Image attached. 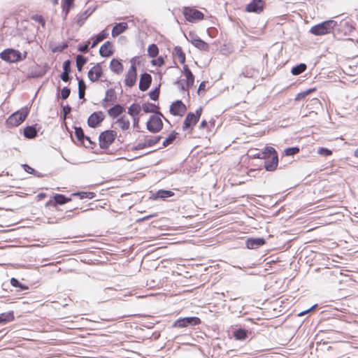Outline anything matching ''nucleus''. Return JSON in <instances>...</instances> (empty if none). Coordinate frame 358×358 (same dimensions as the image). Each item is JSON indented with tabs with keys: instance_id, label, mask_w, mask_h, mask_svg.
Returning <instances> with one entry per match:
<instances>
[{
	"instance_id": "nucleus-24",
	"label": "nucleus",
	"mask_w": 358,
	"mask_h": 358,
	"mask_svg": "<svg viewBox=\"0 0 358 358\" xmlns=\"http://www.w3.org/2000/svg\"><path fill=\"white\" fill-rule=\"evenodd\" d=\"M128 29V24L127 22H120L116 24L112 29V36L117 37L122 33L124 32Z\"/></svg>"
},
{
	"instance_id": "nucleus-58",
	"label": "nucleus",
	"mask_w": 358,
	"mask_h": 358,
	"mask_svg": "<svg viewBox=\"0 0 358 358\" xmlns=\"http://www.w3.org/2000/svg\"><path fill=\"white\" fill-rule=\"evenodd\" d=\"M46 197V194L45 193H39L38 195H37V199L38 201L40 200H42L43 199H45Z\"/></svg>"
},
{
	"instance_id": "nucleus-2",
	"label": "nucleus",
	"mask_w": 358,
	"mask_h": 358,
	"mask_svg": "<svg viewBox=\"0 0 358 358\" xmlns=\"http://www.w3.org/2000/svg\"><path fill=\"white\" fill-rule=\"evenodd\" d=\"M336 26V21L329 20L313 26L310 32L315 36H323L331 33Z\"/></svg>"
},
{
	"instance_id": "nucleus-49",
	"label": "nucleus",
	"mask_w": 358,
	"mask_h": 358,
	"mask_svg": "<svg viewBox=\"0 0 358 358\" xmlns=\"http://www.w3.org/2000/svg\"><path fill=\"white\" fill-rule=\"evenodd\" d=\"M159 96V90L156 88L155 90L149 92V96L151 99L156 101L158 99Z\"/></svg>"
},
{
	"instance_id": "nucleus-11",
	"label": "nucleus",
	"mask_w": 358,
	"mask_h": 358,
	"mask_svg": "<svg viewBox=\"0 0 358 358\" xmlns=\"http://www.w3.org/2000/svg\"><path fill=\"white\" fill-rule=\"evenodd\" d=\"M200 318L197 317H188L178 319L173 324V327L184 328L188 326H196L201 324Z\"/></svg>"
},
{
	"instance_id": "nucleus-33",
	"label": "nucleus",
	"mask_w": 358,
	"mask_h": 358,
	"mask_svg": "<svg viewBox=\"0 0 358 358\" xmlns=\"http://www.w3.org/2000/svg\"><path fill=\"white\" fill-rule=\"evenodd\" d=\"M108 36V34L106 32V30H103L101 31L94 39L91 48H94L96 45L100 43L101 41H103L105 38H106Z\"/></svg>"
},
{
	"instance_id": "nucleus-61",
	"label": "nucleus",
	"mask_w": 358,
	"mask_h": 358,
	"mask_svg": "<svg viewBox=\"0 0 358 358\" xmlns=\"http://www.w3.org/2000/svg\"><path fill=\"white\" fill-rule=\"evenodd\" d=\"M354 156L358 158V148L355 150Z\"/></svg>"
},
{
	"instance_id": "nucleus-38",
	"label": "nucleus",
	"mask_w": 358,
	"mask_h": 358,
	"mask_svg": "<svg viewBox=\"0 0 358 358\" xmlns=\"http://www.w3.org/2000/svg\"><path fill=\"white\" fill-rule=\"evenodd\" d=\"M178 133L175 131H173L169 135V136L163 141V146L164 147H167L169 146V145L172 144L173 143V141L176 140L177 136H178Z\"/></svg>"
},
{
	"instance_id": "nucleus-17",
	"label": "nucleus",
	"mask_w": 358,
	"mask_h": 358,
	"mask_svg": "<svg viewBox=\"0 0 358 358\" xmlns=\"http://www.w3.org/2000/svg\"><path fill=\"white\" fill-rule=\"evenodd\" d=\"M89 79L94 83L98 81L103 76V69L100 64L97 63L93 66L87 73Z\"/></svg>"
},
{
	"instance_id": "nucleus-55",
	"label": "nucleus",
	"mask_w": 358,
	"mask_h": 358,
	"mask_svg": "<svg viewBox=\"0 0 358 358\" xmlns=\"http://www.w3.org/2000/svg\"><path fill=\"white\" fill-rule=\"evenodd\" d=\"M89 43L90 42H88L87 44L84 45H80L78 47V50L80 52H87L89 49H88V45H89Z\"/></svg>"
},
{
	"instance_id": "nucleus-62",
	"label": "nucleus",
	"mask_w": 358,
	"mask_h": 358,
	"mask_svg": "<svg viewBox=\"0 0 358 358\" xmlns=\"http://www.w3.org/2000/svg\"><path fill=\"white\" fill-rule=\"evenodd\" d=\"M257 158H259V159H262V157H261V153L258 154V155H257Z\"/></svg>"
},
{
	"instance_id": "nucleus-53",
	"label": "nucleus",
	"mask_w": 358,
	"mask_h": 358,
	"mask_svg": "<svg viewBox=\"0 0 358 358\" xmlns=\"http://www.w3.org/2000/svg\"><path fill=\"white\" fill-rule=\"evenodd\" d=\"M133 127L137 131H140V117H133Z\"/></svg>"
},
{
	"instance_id": "nucleus-51",
	"label": "nucleus",
	"mask_w": 358,
	"mask_h": 358,
	"mask_svg": "<svg viewBox=\"0 0 358 358\" xmlns=\"http://www.w3.org/2000/svg\"><path fill=\"white\" fill-rule=\"evenodd\" d=\"M63 72L66 73H71V61L66 60L63 63Z\"/></svg>"
},
{
	"instance_id": "nucleus-8",
	"label": "nucleus",
	"mask_w": 358,
	"mask_h": 358,
	"mask_svg": "<svg viewBox=\"0 0 358 358\" xmlns=\"http://www.w3.org/2000/svg\"><path fill=\"white\" fill-rule=\"evenodd\" d=\"M117 132L114 130H106L102 131L99 137V146L102 149H107L115 141Z\"/></svg>"
},
{
	"instance_id": "nucleus-7",
	"label": "nucleus",
	"mask_w": 358,
	"mask_h": 358,
	"mask_svg": "<svg viewBox=\"0 0 358 358\" xmlns=\"http://www.w3.org/2000/svg\"><path fill=\"white\" fill-rule=\"evenodd\" d=\"M0 57L7 62L15 63L24 59L26 57V54L22 57L20 51L8 48L0 53Z\"/></svg>"
},
{
	"instance_id": "nucleus-25",
	"label": "nucleus",
	"mask_w": 358,
	"mask_h": 358,
	"mask_svg": "<svg viewBox=\"0 0 358 358\" xmlns=\"http://www.w3.org/2000/svg\"><path fill=\"white\" fill-rule=\"evenodd\" d=\"M118 127L122 131H127L130 129V121L126 115L120 116L116 121Z\"/></svg>"
},
{
	"instance_id": "nucleus-30",
	"label": "nucleus",
	"mask_w": 358,
	"mask_h": 358,
	"mask_svg": "<svg viewBox=\"0 0 358 358\" xmlns=\"http://www.w3.org/2000/svg\"><path fill=\"white\" fill-rule=\"evenodd\" d=\"M54 206H56L57 204L63 205L71 201V198H67L64 195L61 194H56L54 196Z\"/></svg>"
},
{
	"instance_id": "nucleus-14",
	"label": "nucleus",
	"mask_w": 358,
	"mask_h": 358,
	"mask_svg": "<svg viewBox=\"0 0 358 358\" xmlns=\"http://www.w3.org/2000/svg\"><path fill=\"white\" fill-rule=\"evenodd\" d=\"M169 110L171 115L182 117L186 113L187 107L182 101L178 100L171 104Z\"/></svg>"
},
{
	"instance_id": "nucleus-13",
	"label": "nucleus",
	"mask_w": 358,
	"mask_h": 358,
	"mask_svg": "<svg viewBox=\"0 0 358 358\" xmlns=\"http://www.w3.org/2000/svg\"><path fill=\"white\" fill-rule=\"evenodd\" d=\"M189 41L197 49L203 51L208 52L209 51V45L200 38L196 34L194 33L189 34Z\"/></svg>"
},
{
	"instance_id": "nucleus-4",
	"label": "nucleus",
	"mask_w": 358,
	"mask_h": 358,
	"mask_svg": "<svg viewBox=\"0 0 358 358\" xmlns=\"http://www.w3.org/2000/svg\"><path fill=\"white\" fill-rule=\"evenodd\" d=\"M160 138V136L143 135L138 138V142L132 148V150H140L154 146L159 142Z\"/></svg>"
},
{
	"instance_id": "nucleus-59",
	"label": "nucleus",
	"mask_w": 358,
	"mask_h": 358,
	"mask_svg": "<svg viewBox=\"0 0 358 358\" xmlns=\"http://www.w3.org/2000/svg\"><path fill=\"white\" fill-rule=\"evenodd\" d=\"M49 1L52 3L53 6H56L58 4L59 0H49Z\"/></svg>"
},
{
	"instance_id": "nucleus-34",
	"label": "nucleus",
	"mask_w": 358,
	"mask_h": 358,
	"mask_svg": "<svg viewBox=\"0 0 358 358\" xmlns=\"http://www.w3.org/2000/svg\"><path fill=\"white\" fill-rule=\"evenodd\" d=\"M37 134V131L34 127L28 126L24 129V135L27 138H33Z\"/></svg>"
},
{
	"instance_id": "nucleus-26",
	"label": "nucleus",
	"mask_w": 358,
	"mask_h": 358,
	"mask_svg": "<svg viewBox=\"0 0 358 358\" xmlns=\"http://www.w3.org/2000/svg\"><path fill=\"white\" fill-rule=\"evenodd\" d=\"M75 135L78 141L80 143H84V141L87 140L89 142V146L93 144L90 137H87L85 135L84 131L81 127H75Z\"/></svg>"
},
{
	"instance_id": "nucleus-5",
	"label": "nucleus",
	"mask_w": 358,
	"mask_h": 358,
	"mask_svg": "<svg viewBox=\"0 0 358 358\" xmlns=\"http://www.w3.org/2000/svg\"><path fill=\"white\" fill-rule=\"evenodd\" d=\"M28 113L29 112L27 108H22L21 110L15 112L6 120V125L8 127H15L19 126L25 120Z\"/></svg>"
},
{
	"instance_id": "nucleus-43",
	"label": "nucleus",
	"mask_w": 358,
	"mask_h": 358,
	"mask_svg": "<svg viewBox=\"0 0 358 358\" xmlns=\"http://www.w3.org/2000/svg\"><path fill=\"white\" fill-rule=\"evenodd\" d=\"M86 86L83 80L78 81V96L80 99H83L85 94Z\"/></svg>"
},
{
	"instance_id": "nucleus-47",
	"label": "nucleus",
	"mask_w": 358,
	"mask_h": 358,
	"mask_svg": "<svg viewBox=\"0 0 358 358\" xmlns=\"http://www.w3.org/2000/svg\"><path fill=\"white\" fill-rule=\"evenodd\" d=\"M164 59L162 57H159L156 59H154L151 61V64L153 65V66H162L164 64Z\"/></svg>"
},
{
	"instance_id": "nucleus-22",
	"label": "nucleus",
	"mask_w": 358,
	"mask_h": 358,
	"mask_svg": "<svg viewBox=\"0 0 358 358\" xmlns=\"http://www.w3.org/2000/svg\"><path fill=\"white\" fill-rule=\"evenodd\" d=\"M110 71L117 75H120L124 71V66L121 60L118 59H113L109 65Z\"/></svg>"
},
{
	"instance_id": "nucleus-6",
	"label": "nucleus",
	"mask_w": 358,
	"mask_h": 358,
	"mask_svg": "<svg viewBox=\"0 0 358 358\" xmlns=\"http://www.w3.org/2000/svg\"><path fill=\"white\" fill-rule=\"evenodd\" d=\"M202 112V107H199L195 110V113L190 112L187 113L183 122L182 129L184 131H186L189 129H192L199 122Z\"/></svg>"
},
{
	"instance_id": "nucleus-27",
	"label": "nucleus",
	"mask_w": 358,
	"mask_h": 358,
	"mask_svg": "<svg viewBox=\"0 0 358 358\" xmlns=\"http://www.w3.org/2000/svg\"><path fill=\"white\" fill-rule=\"evenodd\" d=\"M74 1L75 0H62V12L64 13L65 17L68 15L71 9L74 7Z\"/></svg>"
},
{
	"instance_id": "nucleus-41",
	"label": "nucleus",
	"mask_w": 358,
	"mask_h": 358,
	"mask_svg": "<svg viewBox=\"0 0 358 358\" xmlns=\"http://www.w3.org/2000/svg\"><path fill=\"white\" fill-rule=\"evenodd\" d=\"M316 90L315 88H312V89H309V90H307L306 91H303V92H299L296 94L294 100L296 101H299L301 99H305L308 95H309L310 94H311L312 92H315Z\"/></svg>"
},
{
	"instance_id": "nucleus-37",
	"label": "nucleus",
	"mask_w": 358,
	"mask_h": 358,
	"mask_svg": "<svg viewBox=\"0 0 358 358\" xmlns=\"http://www.w3.org/2000/svg\"><path fill=\"white\" fill-rule=\"evenodd\" d=\"M234 336L236 340H244L248 336V332L244 329H238L234 332Z\"/></svg>"
},
{
	"instance_id": "nucleus-48",
	"label": "nucleus",
	"mask_w": 358,
	"mask_h": 358,
	"mask_svg": "<svg viewBox=\"0 0 358 358\" xmlns=\"http://www.w3.org/2000/svg\"><path fill=\"white\" fill-rule=\"evenodd\" d=\"M317 153L325 157H329L332 155V151L326 148H320L318 149Z\"/></svg>"
},
{
	"instance_id": "nucleus-16",
	"label": "nucleus",
	"mask_w": 358,
	"mask_h": 358,
	"mask_svg": "<svg viewBox=\"0 0 358 358\" xmlns=\"http://www.w3.org/2000/svg\"><path fill=\"white\" fill-rule=\"evenodd\" d=\"M105 115L102 111L94 112L87 120V124L90 127H98L104 120Z\"/></svg>"
},
{
	"instance_id": "nucleus-63",
	"label": "nucleus",
	"mask_w": 358,
	"mask_h": 358,
	"mask_svg": "<svg viewBox=\"0 0 358 358\" xmlns=\"http://www.w3.org/2000/svg\"><path fill=\"white\" fill-rule=\"evenodd\" d=\"M357 43H358V40H357Z\"/></svg>"
},
{
	"instance_id": "nucleus-21",
	"label": "nucleus",
	"mask_w": 358,
	"mask_h": 358,
	"mask_svg": "<svg viewBox=\"0 0 358 358\" xmlns=\"http://www.w3.org/2000/svg\"><path fill=\"white\" fill-rule=\"evenodd\" d=\"M173 56L175 59H178L179 63L184 66L186 62V55L185 52L183 51L182 47L180 46H175L173 50Z\"/></svg>"
},
{
	"instance_id": "nucleus-45",
	"label": "nucleus",
	"mask_w": 358,
	"mask_h": 358,
	"mask_svg": "<svg viewBox=\"0 0 358 358\" xmlns=\"http://www.w3.org/2000/svg\"><path fill=\"white\" fill-rule=\"evenodd\" d=\"M31 20H34L36 22H38L41 24L43 27H45V20L43 18V17L41 15H34L31 17Z\"/></svg>"
},
{
	"instance_id": "nucleus-50",
	"label": "nucleus",
	"mask_w": 358,
	"mask_h": 358,
	"mask_svg": "<svg viewBox=\"0 0 358 358\" xmlns=\"http://www.w3.org/2000/svg\"><path fill=\"white\" fill-rule=\"evenodd\" d=\"M70 89L67 87H64L61 91V97L62 99H66L70 95Z\"/></svg>"
},
{
	"instance_id": "nucleus-46",
	"label": "nucleus",
	"mask_w": 358,
	"mask_h": 358,
	"mask_svg": "<svg viewBox=\"0 0 358 358\" xmlns=\"http://www.w3.org/2000/svg\"><path fill=\"white\" fill-rule=\"evenodd\" d=\"M299 150L298 147L288 148L285 150V154L287 156H291L299 153Z\"/></svg>"
},
{
	"instance_id": "nucleus-57",
	"label": "nucleus",
	"mask_w": 358,
	"mask_h": 358,
	"mask_svg": "<svg viewBox=\"0 0 358 358\" xmlns=\"http://www.w3.org/2000/svg\"><path fill=\"white\" fill-rule=\"evenodd\" d=\"M208 126V122L206 120H203L201 122L200 124H199V128L200 129H205L206 127H207Z\"/></svg>"
},
{
	"instance_id": "nucleus-40",
	"label": "nucleus",
	"mask_w": 358,
	"mask_h": 358,
	"mask_svg": "<svg viewBox=\"0 0 358 358\" xmlns=\"http://www.w3.org/2000/svg\"><path fill=\"white\" fill-rule=\"evenodd\" d=\"M148 54L150 57H156L159 54V48L156 44H151L148 48Z\"/></svg>"
},
{
	"instance_id": "nucleus-29",
	"label": "nucleus",
	"mask_w": 358,
	"mask_h": 358,
	"mask_svg": "<svg viewBox=\"0 0 358 358\" xmlns=\"http://www.w3.org/2000/svg\"><path fill=\"white\" fill-rule=\"evenodd\" d=\"M142 109L145 113H159V107L154 103H145L142 105Z\"/></svg>"
},
{
	"instance_id": "nucleus-23",
	"label": "nucleus",
	"mask_w": 358,
	"mask_h": 358,
	"mask_svg": "<svg viewBox=\"0 0 358 358\" xmlns=\"http://www.w3.org/2000/svg\"><path fill=\"white\" fill-rule=\"evenodd\" d=\"M124 112V108L120 104H115L108 110V115L111 118H116Z\"/></svg>"
},
{
	"instance_id": "nucleus-60",
	"label": "nucleus",
	"mask_w": 358,
	"mask_h": 358,
	"mask_svg": "<svg viewBox=\"0 0 358 358\" xmlns=\"http://www.w3.org/2000/svg\"><path fill=\"white\" fill-rule=\"evenodd\" d=\"M54 203H52V201H48L46 203H45V206H49L50 205H52L53 206Z\"/></svg>"
},
{
	"instance_id": "nucleus-10",
	"label": "nucleus",
	"mask_w": 358,
	"mask_h": 358,
	"mask_svg": "<svg viewBox=\"0 0 358 358\" xmlns=\"http://www.w3.org/2000/svg\"><path fill=\"white\" fill-rule=\"evenodd\" d=\"M182 73L185 77V80H182L185 82V84L182 85V90L187 91L194 86V76L187 64H184L182 66Z\"/></svg>"
},
{
	"instance_id": "nucleus-19",
	"label": "nucleus",
	"mask_w": 358,
	"mask_h": 358,
	"mask_svg": "<svg viewBox=\"0 0 358 358\" xmlns=\"http://www.w3.org/2000/svg\"><path fill=\"white\" fill-rule=\"evenodd\" d=\"M152 83V76L148 73H144L141 75L140 80H139V90L141 91H146L150 86Z\"/></svg>"
},
{
	"instance_id": "nucleus-3",
	"label": "nucleus",
	"mask_w": 358,
	"mask_h": 358,
	"mask_svg": "<svg viewBox=\"0 0 358 358\" xmlns=\"http://www.w3.org/2000/svg\"><path fill=\"white\" fill-rule=\"evenodd\" d=\"M131 66L128 69L124 74V83L127 87H134L138 80L137 67L136 64V58L130 60Z\"/></svg>"
},
{
	"instance_id": "nucleus-54",
	"label": "nucleus",
	"mask_w": 358,
	"mask_h": 358,
	"mask_svg": "<svg viewBox=\"0 0 358 358\" xmlns=\"http://www.w3.org/2000/svg\"><path fill=\"white\" fill-rule=\"evenodd\" d=\"M22 167H23L24 170L27 173H30V174H33V175H36V171L34 170V169H33L32 167H31L28 164H23Z\"/></svg>"
},
{
	"instance_id": "nucleus-36",
	"label": "nucleus",
	"mask_w": 358,
	"mask_h": 358,
	"mask_svg": "<svg viewBox=\"0 0 358 358\" xmlns=\"http://www.w3.org/2000/svg\"><path fill=\"white\" fill-rule=\"evenodd\" d=\"M306 65L305 64L301 63L297 66H294L291 70V73L294 76H298L304 72L306 70Z\"/></svg>"
},
{
	"instance_id": "nucleus-39",
	"label": "nucleus",
	"mask_w": 358,
	"mask_h": 358,
	"mask_svg": "<svg viewBox=\"0 0 358 358\" xmlns=\"http://www.w3.org/2000/svg\"><path fill=\"white\" fill-rule=\"evenodd\" d=\"M72 196H78L80 199H91L94 198L96 194H95L94 192H76V193L72 194Z\"/></svg>"
},
{
	"instance_id": "nucleus-1",
	"label": "nucleus",
	"mask_w": 358,
	"mask_h": 358,
	"mask_svg": "<svg viewBox=\"0 0 358 358\" xmlns=\"http://www.w3.org/2000/svg\"><path fill=\"white\" fill-rule=\"evenodd\" d=\"M262 159H265L264 168L268 171H275L278 164V157L276 150L271 146H266L261 153Z\"/></svg>"
},
{
	"instance_id": "nucleus-20",
	"label": "nucleus",
	"mask_w": 358,
	"mask_h": 358,
	"mask_svg": "<svg viewBox=\"0 0 358 358\" xmlns=\"http://www.w3.org/2000/svg\"><path fill=\"white\" fill-rule=\"evenodd\" d=\"M265 243L266 241L263 238H248L245 242L246 247L248 249H256Z\"/></svg>"
},
{
	"instance_id": "nucleus-56",
	"label": "nucleus",
	"mask_w": 358,
	"mask_h": 358,
	"mask_svg": "<svg viewBox=\"0 0 358 358\" xmlns=\"http://www.w3.org/2000/svg\"><path fill=\"white\" fill-rule=\"evenodd\" d=\"M69 73H70L63 72L61 75L62 80L64 82H68L70 80Z\"/></svg>"
},
{
	"instance_id": "nucleus-32",
	"label": "nucleus",
	"mask_w": 358,
	"mask_h": 358,
	"mask_svg": "<svg viewBox=\"0 0 358 358\" xmlns=\"http://www.w3.org/2000/svg\"><path fill=\"white\" fill-rule=\"evenodd\" d=\"M141 106L137 103L131 104L128 108V114L131 115L132 117H138V115L141 112Z\"/></svg>"
},
{
	"instance_id": "nucleus-44",
	"label": "nucleus",
	"mask_w": 358,
	"mask_h": 358,
	"mask_svg": "<svg viewBox=\"0 0 358 358\" xmlns=\"http://www.w3.org/2000/svg\"><path fill=\"white\" fill-rule=\"evenodd\" d=\"M10 284L13 287H19L22 290H26L28 289V287L24 285H22L21 284L16 278H12L10 279Z\"/></svg>"
},
{
	"instance_id": "nucleus-18",
	"label": "nucleus",
	"mask_w": 358,
	"mask_h": 358,
	"mask_svg": "<svg viewBox=\"0 0 358 358\" xmlns=\"http://www.w3.org/2000/svg\"><path fill=\"white\" fill-rule=\"evenodd\" d=\"M114 53L113 45L110 41H106L99 49V54L103 57H109Z\"/></svg>"
},
{
	"instance_id": "nucleus-52",
	"label": "nucleus",
	"mask_w": 358,
	"mask_h": 358,
	"mask_svg": "<svg viewBox=\"0 0 358 358\" xmlns=\"http://www.w3.org/2000/svg\"><path fill=\"white\" fill-rule=\"evenodd\" d=\"M206 81H202L199 86V89H198V94H203L205 92H206Z\"/></svg>"
},
{
	"instance_id": "nucleus-15",
	"label": "nucleus",
	"mask_w": 358,
	"mask_h": 358,
	"mask_svg": "<svg viewBox=\"0 0 358 358\" xmlns=\"http://www.w3.org/2000/svg\"><path fill=\"white\" fill-rule=\"evenodd\" d=\"M265 7V3L263 0H252L245 7V11L248 13H261Z\"/></svg>"
},
{
	"instance_id": "nucleus-28",
	"label": "nucleus",
	"mask_w": 358,
	"mask_h": 358,
	"mask_svg": "<svg viewBox=\"0 0 358 358\" xmlns=\"http://www.w3.org/2000/svg\"><path fill=\"white\" fill-rule=\"evenodd\" d=\"M116 98L113 96V93L110 94L109 92H107L105 98L101 101V106L104 108H107L108 107L113 105L115 102Z\"/></svg>"
},
{
	"instance_id": "nucleus-9",
	"label": "nucleus",
	"mask_w": 358,
	"mask_h": 358,
	"mask_svg": "<svg viewBox=\"0 0 358 358\" xmlns=\"http://www.w3.org/2000/svg\"><path fill=\"white\" fill-rule=\"evenodd\" d=\"M182 13L185 20L192 23L202 20L204 18L203 13L194 8L185 7Z\"/></svg>"
},
{
	"instance_id": "nucleus-42",
	"label": "nucleus",
	"mask_w": 358,
	"mask_h": 358,
	"mask_svg": "<svg viewBox=\"0 0 358 358\" xmlns=\"http://www.w3.org/2000/svg\"><path fill=\"white\" fill-rule=\"evenodd\" d=\"M174 193L170 190H159L156 193V198L165 199L173 196Z\"/></svg>"
},
{
	"instance_id": "nucleus-35",
	"label": "nucleus",
	"mask_w": 358,
	"mask_h": 358,
	"mask_svg": "<svg viewBox=\"0 0 358 358\" xmlns=\"http://www.w3.org/2000/svg\"><path fill=\"white\" fill-rule=\"evenodd\" d=\"M76 67L78 71L81 72L83 70V66L87 63V59L81 55H78L76 57Z\"/></svg>"
},
{
	"instance_id": "nucleus-12",
	"label": "nucleus",
	"mask_w": 358,
	"mask_h": 358,
	"mask_svg": "<svg viewBox=\"0 0 358 358\" xmlns=\"http://www.w3.org/2000/svg\"><path fill=\"white\" fill-rule=\"evenodd\" d=\"M163 122L162 119L156 115H151L147 122V129L152 133H157L163 128Z\"/></svg>"
},
{
	"instance_id": "nucleus-31",
	"label": "nucleus",
	"mask_w": 358,
	"mask_h": 358,
	"mask_svg": "<svg viewBox=\"0 0 358 358\" xmlns=\"http://www.w3.org/2000/svg\"><path fill=\"white\" fill-rule=\"evenodd\" d=\"M13 311L3 313L0 314V324H6L14 320Z\"/></svg>"
}]
</instances>
